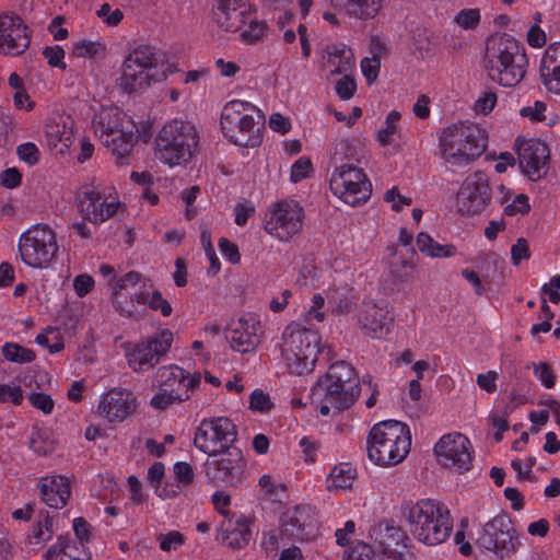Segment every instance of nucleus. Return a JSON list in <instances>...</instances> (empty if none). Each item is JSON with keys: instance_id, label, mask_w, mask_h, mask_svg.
<instances>
[{"instance_id": "obj_1", "label": "nucleus", "mask_w": 560, "mask_h": 560, "mask_svg": "<svg viewBox=\"0 0 560 560\" xmlns=\"http://www.w3.org/2000/svg\"><path fill=\"white\" fill-rule=\"evenodd\" d=\"M528 60L525 48L512 36L501 34L489 38L486 50V70L503 86H515L524 78Z\"/></svg>"}, {"instance_id": "obj_2", "label": "nucleus", "mask_w": 560, "mask_h": 560, "mask_svg": "<svg viewBox=\"0 0 560 560\" xmlns=\"http://www.w3.org/2000/svg\"><path fill=\"white\" fill-rule=\"evenodd\" d=\"M411 435L407 424L396 420L378 422L370 430L368 457L380 466H395L410 452Z\"/></svg>"}, {"instance_id": "obj_3", "label": "nucleus", "mask_w": 560, "mask_h": 560, "mask_svg": "<svg viewBox=\"0 0 560 560\" xmlns=\"http://www.w3.org/2000/svg\"><path fill=\"white\" fill-rule=\"evenodd\" d=\"M279 348L288 372L304 375L314 370L320 350V336L317 331L292 322L284 328Z\"/></svg>"}, {"instance_id": "obj_4", "label": "nucleus", "mask_w": 560, "mask_h": 560, "mask_svg": "<svg viewBox=\"0 0 560 560\" xmlns=\"http://www.w3.org/2000/svg\"><path fill=\"white\" fill-rule=\"evenodd\" d=\"M360 390L352 366L345 361H338L329 366L326 375L314 386L313 395L323 402L319 412L328 416L331 408L336 410L349 408L355 401Z\"/></svg>"}, {"instance_id": "obj_5", "label": "nucleus", "mask_w": 560, "mask_h": 560, "mask_svg": "<svg viewBox=\"0 0 560 560\" xmlns=\"http://www.w3.org/2000/svg\"><path fill=\"white\" fill-rule=\"evenodd\" d=\"M439 147L447 164L466 166L486 150V131L475 124H454L441 130Z\"/></svg>"}, {"instance_id": "obj_6", "label": "nucleus", "mask_w": 560, "mask_h": 560, "mask_svg": "<svg viewBox=\"0 0 560 560\" xmlns=\"http://www.w3.org/2000/svg\"><path fill=\"white\" fill-rule=\"evenodd\" d=\"M407 518L413 537L427 546L444 542L453 529L448 509L432 499L419 500L409 506Z\"/></svg>"}, {"instance_id": "obj_7", "label": "nucleus", "mask_w": 560, "mask_h": 560, "mask_svg": "<svg viewBox=\"0 0 560 560\" xmlns=\"http://www.w3.org/2000/svg\"><path fill=\"white\" fill-rule=\"evenodd\" d=\"M198 145V135L189 121L174 119L164 125L155 138V158L170 167L186 164Z\"/></svg>"}, {"instance_id": "obj_8", "label": "nucleus", "mask_w": 560, "mask_h": 560, "mask_svg": "<svg viewBox=\"0 0 560 560\" xmlns=\"http://www.w3.org/2000/svg\"><path fill=\"white\" fill-rule=\"evenodd\" d=\"M220 125L224 137L236 145L253 148L260 143L261 116L248 102L233 100L226 103Z\"/></svg>"}, {"instance_id": "obj_9", "label": "nucleus", "mask_w": 560, "mask_h": 560, "mask_svg": "<svg viewBox=\"0 0 560 560\" xmlns=\"http://www.w3.org/2000/svg\"><path fill=\"white\" fill-rule=\"evenodd\" d=\"M159 59L155 50L145 45L132 49L122 61L120 77L117 79L118 88L125 93L140 92L152 82L165 79L159 72Z\"/></svg>"}, {"instance_id": "obj_10", "label": "nucleus", "mask_w": 560, "mask_h": 560, "mask_svg": "<svg viewBox=\"0 0 560 560\" xmlns=\"http://www.w3.org/2000/svg\"><path fill=\"white\" fill-rule=\"evenodd\" d=\"M21 260L28 267L46 269L57 260L59 245L56 233L46 224H35L19 237Z\"/></svg>"}, {"instance_id": "obj_11", "label": "nucleus", "mask_w": 560, "mask_h": 560, "mask_svg": "<svg viewBox=\"0 0 560 560\" xmlns=\"http://www.w3.org/2000/svg\"><path fill=\"white\" fill-rule=\"evenodd\" d=\"M304 209L295 200L271 203L264 219V230L279 242H290L301 233L304 225Z\"/></svg>"}, {"instance_id": "obj_12", "label": "nucleus", "mask_w": 560, "mask_h": 560, "mask_svg": "<svg viewBox=\"0 0 560 560\" xmlns=\"http://www.w3.org/2000/svg\"><path fill=\"white\" fill-rule=\"evenodd\" d=\"M236 438V427L228 417L205 418L196 429L194 444L200 452L215 457L229 451Z\"/></svg>"}, {"instance_id": "obj_13", "label": "nucleus", "mask_w": 560, "mask_h": 560, "mask_svg": "<svg viewBox=\"0 0 560 560\" xmlns=\"http://www.w3.org/2000/svg\"><path fill=\"white\" fill-rule=\"evenodd\" d=\"M476 545L503 558L516 552L521 541L510 517L498 514L481 527Z\"/></svg>"}, {"instance_id": "obj_14", "label": "nucleus", "mask_w": 560, "mask_h": 560, "mask_svg": "<svg viewBox=\"0 0 560 560\" xmlns=\"http://www.w3.org/2000/svg\"><path fill=\"white\" fill-rule=\"evenodd\" d=\"M121 208L113 188L88 186L78 196V210L82 218L100 225L113 218Z\"/></svg>"}, {"instance_id": "obj_15", "label": "nucleus", "mask_w": 560, "mask_h": 560, "mask_svg": "<svg viewBox=\"0 0 560 560\" xmlns=\"http://www.w3.org/2000/svg\"><path fill=\"white\" fill-rule=\"evenodd\" d=\"M332 194L350 206L364 203L371 196V183L361 168L341 165L331 175Z\"/></svg>"}, {"instance_id": "obj_16", "label": "nucleus", "mask_w": 560, "mask_h": 560, "mask_svg": "<svg viewBox=\"0 0 560 560\" xmlns=\"http://www.w3.org/2000/svg\"><path fill=\"white\" fill-rule=\"evenodd\" d=\"M174 341V334L163 328L147 339L137 342L126 353L130 369L136 372H143L155 366L168 352Z\"/></svg>"}, {"instance_id": "obj_17", "label": "nucleus", "mask_w": 560, "mask_h": 560, "mask_svg": "<svg viewBox=\"0 0 560 560\" xmlns=\"http://www.w3.org/2000/svg\"><path fill=\"white\" fill-rule=\"evenodd\" d=\"M434 453L440 465L456 471H467L472 463V445L462 433L444 434L434 445Z\"/></svg>"}, {"instance_id": "obj_18", "label": "nucleus", "mask_w": 560, "mask_h": 560, "mask_svg": "<svg viewBox=\"0 0 560 560\" xmlns=\"http://www.w3.org/2000/svg\"><path fill=\"white\" fill-rule=\"evenodd\" d=\"M491 191L486 174L476 172L462 183L457 192V208L462 213L475 214L490 203Z\"/></svg>"}, {"instance_id": "obj_19", "label": "nucleus", "mask_w": 560, "mask_h": 560, "mask_svg": "<svg viewBox=\"0 0 560 560\" xmlns=\"http://www.w3.org/2000/svg\"><path fill=\"white\" fill-rule=\"evenodd\" d=\"M515 145L518 154V165L524 175L532 180L542 178L549 168V148L538 139L517 138Z\"/></svg>"}, {"instance_id": "obj_20", "label": "nucleus", "mask_w": 560, "mask_h": 560, "mask_svg": "<svg viewBox=\"0 0 560 560\" xmlns=\"http://www.w3.org/2000/svg\"><path fill=\"white\" fill-rule=\"evenodd\" d=\"M317 535V526L312 509L306 505H296L287 509L281 516L280 538L284 542L290 540L306 541Z\"/></svg>"}, {"instance_id": "obj_21", "label": "nucleus", "mask_w": 560, "mask_h": 560, "mask_svg": "<svg viewBox=\"0 0 560 560\" xmlns=\"http://www.w3.org/2000/svg\"><path fill=\"white\" fill-rule=\"evenodd\" d=\"M220 455V458L205 463L206 475L217 486H231L241 478L246 466L245 458L237 448H230Z\"/></svg>"}, {"instance_id": "obj_22", "label": "nucleus", "mask_w": 560, "mask_h": 560, "mask_svg": "<svg viewBox=\"0 0 560 560\" xmlns=\"http://www.w3.org/2000/svg\"><path fill=\"white\" fill-rule=\"evenodd\" d=\"M137 409V397L126 388L113 387L100 396L97 413L109 423L122 422Z\"/></svg>"}, {"instance_id": "obj_23", "label": "nucleus", "mask_w": 560, "mask_h": 560, "mask_svg": "<svg viewBox=\"0 0 560 560\" xmlns=\"http://www.w3.org/2000/svg\"><path fill=\"white\" fill-rule=\"evenodd\" d=\"M318 61L327 78L352 72L355 68L354 54L345 43L327 44L319 50Z\"/></svg>"}, {"instance_id": "obj_24", "label": "nucleus", "mask_w": 560, "mask_h": 560, "mask_svg": "<svg viewBox=\"0 0 560 560\" xmlns=\"http://www.w3.org/2000/svg\"><path fill=\"white\" fill-rule=\"evenodd\" d=\"M260 323L255 314H245L233 320L229 332V341L233 350L247 353L259 345Z\"/></svg>"}, {"instance_id": "obj_25", "label": "nucleus", "mask_w": 560, "mask_h": 560, "mask_svg": "<svg viewBox=\"0 0 560 560\" xmlns=\"http://www.w3.org/2000/svg\"><path fill=\"white\" fill-rule=\"evenodd\" d=\"M361 330L374 339H381L390 330L393 317L387 305L364 303L358 314Z\"/></svg>"}, {"instance_id": "obj_26", "label": "nucleus", "mask_w": 560, "mask_h": 560, "mask_svg": "<svg viewBox=\"0 0 560 560\" xmlns=\"http://www.w3.org/2000/svg\"><path fill=\"white\" fill-rule=\"evenodd\" d=\"M28 45L30 38L22 20L16 15H0V51L20 55Z\"/></svg>"}, {"instance_id": "obj_27", "label": "nucleus", "mask_w": 560, "mask_h": 560, "mask_svg": "<svg viewBox=\"0 0 560 560\" xmlns=\"http://www.w3.org/2000/svg\"><path fill=\"white\" fill-rule=\"evenodd\" d=\"M249 4L246 0H217L213 20L224 32H236L247 24Z\"/></svg>"}, {"instance_id": "obj_28", "label": "nucleus", "mask_w": 560, "mask_h": 560, "mask_svg": "<svg viewBox=\"0 0 560 560\" xmlns=\"http://www.w3.org/2000/svg\"><path fill=\"white\" fill-rule=\"evenodd\" d=\"M74 120L66 113H54L45 125V137L50 148L65 153L73 143Z\"/></svg>"}, {"instance_id": "obj_29", "label": "nucleus", "mask_w": 560, "mask_h": 560, "mask_svg": "<svg viewBox=\"0 0 560 560\" xmlns=\"http://www.w3.org/2000/svg\"><path fill=\"white\" fill-rule=\"evenodd\" d=\"M156 382L167 390L185 397L187 400L189 399V390L200 383V378L178 365L171 364L158 370Z\"/></svg>"}, {"instance_id": "obj_30", "label": "nucleus", "mask_w": 560, "mask_h": 560, "mask_svg": "<svg viewBox=\"0 0 560 560\" xmlns=\"http://www.w3.org/2000/svg\"><path fill=\"white\" fill-rule=\"evenodd\" d=\"M40 500L52 509L66 506L71 495L70 481L61 475L46 476L38 481Z\"/></svg>"}, {"instance_id": "obj_31", "label": "nucleus", "mask_w": 560, "mask_h": 560, "mask_svg": "<svg viewBox=\"0 0 560 560\" xmlns=\"http://www.w3.org/2000/svg\"><path fill=\"white\" fill-rule=\"evenodd\" d=\"M540 78L545 89L560 96V43L547 47L541 58Z\"/></svg>"}, {"instance_id": "obj_32", "label": "nucleus", "mask_w": 560, "mask_h": 560, "mask_svg": "<svg viewBox=\"0 0 560 560\" xmlns=\"http://www.w3.org/2000/svg\"><path fill=\"white\" fill-rule=\"evenodd\" d=\"M125 120H131L117 107H103L93 117L94 133L102 144L113 142V131L121 127Z\"/></svg>"}, {"instance_id": "obj_33", "label": "nucleus", "mask_w": 560, "mask_h": 560, "mask_svg": "<svg viewBox=\"0 0 560 560\" xmlns=\"http://www.w3.org/2000/svg\"><path fill=\"white\" fill-rule=\"evenodd\" d=\"M404 532L398 527H385V533L375 542L376 560H406V545L402 542Z\"/></svg>"}, {"instance_id": "obj_34", "label": "nucleus", "mask_w": 560, "mask_h": 560, "mask_svg": "<svg viewBox=\"0 0 560 560\" xmlns=\"http://www.w3.org/2000/svg\"><path fill=\"white\" fill-rule=\"evenodd\" d=\"M250 537L249 523L247 518L241 516L235 522H223L218 539L226 547L236 550L245 548Z\"/></svg>"}, {"instance_id": "obj_35", "label": "nucleus", "mask_w": 560, "mask_h": 560, "mask_svg": "<svg viewBox=\"0 0 560 560\" xmlns=\"http://www.w3.org/2000/svg\"><path fill=\"white\" fill-rule=\"evenodd\" d=\"M385 0H330L332 7L345 11L349 18L362 21L376 18Z\"/></svg>"}, {"instance_id": "obj_36", "label": "nucleus", "mask_w": 560, "mask_h": 560, "mask_svg": "<svg viewBox=\"0 0 560 560\" xmlns=\"http://www.w3.org/2000/svg\"><path fill=\"white\" fill-rule=\"evenodd\" d=\"M137 127L132 120H125L120 128L108 135L109 138L113 139V142L103 145L118 158H125L129 155L137 142Z\"/></svg>"}, {"instance_id": "obj_37", "label": "nucleus", "mask_w": 560, "mask_h": 560, "mask_svg": "<svg viewBox=\"0 0 560 560\" xmlns=\"http://www.w3.org/2000/svg\"><path fill=\"white\" fill-rule=\"evenodd\" d=\"M417 246L422 254L432 258L451 257L456 252L453 245H441L424 232L418 234Z\"/></svg>"}, {"instance_id": "obj_38", "label": "nucleus", "mask_w": 560, "mask_h": 560, "mask_svg": "<svg viewBox=\"0 0 560 560\" xmlns=\"http://www.w3.org/2000/svg\"><path fill=\"white\" fill-rule=\"evenodd\" d=\"M355 478V470L350 464L335 466L327 479L329 490H346L352 487Z\"/></svg>"}, {"instance_id": "obj_39", "label": "nucleus", "mask_w": 560, "mask_h": 560, "mask_svg": "<svg viewBox=\"0 0 560 560\" xmlns=\"http://www.w3.org/2000/svg\"><path fill=\"white\" fill-rule=\"evenodd\" d=\"M154 288L150 280L143 279L140 283V287L137 291H135L130 296V304L127 306L121 305L119 300H116L117 310L126 316H132L137 312L136 304L138 305H148V300L150 299V293L153 292Z\"/></svg>"}, {"instance_id": "obj_40", "label": "nucleus", "mask_w": 560, "mask_h": 560, "mask_svg": "<svg viewBox=\"0 0 560 560\" xmlns=\"http://www.w3.org/2000/svg\"><path fill=\"white\" fill-rule=\"evenodd\" d=\"M57 441L49 429H38L32 433L30 447L39 456L50 455L56 450Z\"/></svg>"}, {"instance_id": "obj_41", "label": "nucleus", "mask_w": 560, "mask_h": 560, "mask_svg": "<svg viewBox=\"0 0 560 560\" xmlns=\"http://www.w3.org/2000/svg\"><path fill=\"white\" fill-rule=\"evenodd\" d=\"M107 52L103 39H80L73 45V54L79 58H103Z\"/></svg>"}, {"instance_id": "obj_42", "label": "nucleus", "mask_w": 560, "mask_h": 560, "mask_svg": "<svg viewBox=\"0 0 560 560\" xmlns=\"http://www.w3.org/2000/svg\"><path fill=\"white\" fill-rule=\"evenodd\" d=\"M55 533L54 516L49 513L40 514V520L33 526L30 535V542L42 545L48 541Z\"/></svg>"}, {"instance_id": "obj_43", "label": "nucleus", "mask_w": 560, "mask_h": 560, "mask_svg": "<svg viewBox=\"0 0 560 560\" xmlns=\"http://www.w3.org/2000/svg\"><path fill=\"white\" fill-rule=\"evenodd\" d=\"M260 489V495L269 501H281L284 497L285 487L277 478L266 474L262 475L258 480Z\"/></svg>"}, {"instance_id": "obj_44", "label": "nucleus", "mask_w": 560, "mask_h": 560, "mask_svg": "<svg viewBox=\"0 0 560 560\" xmlns=\"http://www.w3.org/2000/svg\"><path fill=\"white\" fill-rule=\"evenodd\" d=\"M186 401L185 397H182L173 392L167 390L163 386L158 384V390L151 398L150 405L154 409L164 410L173 405Z\"/></svg>"}, {"instance_id": "obj_45", "label": "nucleus", "mask_w": 560, "mask_h": 560, "mask_svg": "<svg viewBox=\"0 0 560 560\" xmlns=\"http://www.w3.org/2000/svg\"><path fill=\"white\" fill-rule=\"evenodd\" d=\"M399 120L400 114L398 112L392 110L388 113L385 120V126L377 132V140L382 145H388L393 143L394 136L398 131Z\"/></svg>"}, {"instance_id": "obj_46", "label": "nucleus", "mask_w": 560, "mask_h": 560, "mask_svg": "<svg viewBox=\"0 0 560 560\" xmlns=\"http://www.w3.org/2000/svg\"><path fill=\"white\" fill-rule=\"evenodd\" d=\"M3 357L11 362L27 363L34 360V353L16 343H5L2 348Z\"/></svg>"}, {"instance_id": "obj_47", "label": "nucleus", "mask_w": 560, "mask_h": 560, "mask_svg": "<svg viewBox=\"0 0 560 560\" xmlns=\"http://www.w3.org/2000/svg\"><path fill=\"white\" fill-rule=\"evenodd\" d=\"M247 23L248 27L241 33V38L246 44H254L265 35L266 24L253 19L250 12L248 13Z\"/></svg>"}, {"instance_id": "obj_48", "label": "nucleus", "mask_w": 560, "mask_h": 560, "mask_svg": "<svg viewBox=\"0 0 560 560\" xmlns=\"http://www.w3.org/2000/svg\"><path fill=\"white\" fill-rule=\"evenodd\" d=\"M36 342L42 347L48 348L51 353H57L65 347L59 332L52 328H49L46 332L37 335Z\"/></svg>"}, {"instance_id": "obj_49", "label": "nucleus", "mask_w": 560, "mask_h": 560, "mask_svg": "<svg viewBox=\"0 0 560 560\" xmlns=\"http://www.w3.org/2000/svg\"><path fill=\"white\" fill-rule=\"evenodd\" d=\"M341 75L335 83V92L339 98L348 101L354 95L357 83L351 77V72Z\"/></svg>"}, {"instance_id": "obj_50", "label": "nucleus", "mask_w": 560, "mask_h": 560, "mask_svg": "<svg viewBox=\"0 0 560 560\" xmlns=\"http://www.w3.org/2000/svg\"><path fill=\"white\" fill-rule=\"evenodd\" d=\"M415 268L416 265L411 259L399 257L392 262L390 272L398 280L405 281L412 278Z\"/></svg>"}, {"instance_id": "obj_51", "label": "nucleus", "mask_w": 560, "mask_h": 560, "mask_svg": "<svg viewBox=\"0 0 560 560\" xmlns=\"http://www.w3.org/2000/svg\"><path fill=\"white\" fill-rule=\"evenodd\" d=\"M454 22L463 30H472L480 22V12L478 9H464L455 15Z\"/></svg>"}, {"instance_id": "obj_52", "label": "nucleus", "mask_w": 560, "mask_h": 560, "mask_svg": "<svg viewBox=\"0 0 560 560\" xmlns=\"http://www.w3.org/2000/svg\"><path fill=\"white\" fill-rule=\"evenodd\" d=\"M312 304L304 315V322L312 324L313 320L322 323L325 319V312L322 311L325 304V300L322 294H314L312 298Z\"/></svg>"}, {"instance_id": "obj_53", "label": "nucleus", "mask_w": 560, "mask_h": 560, "mask_svg": "<svg viewBox=\"0 0 560 560\" xmlns=\"http://www.w3.org/2000/svg\"><path fill=\"white\" fill-rule=\"evenodd\" d=\"M547 105L542 101H535L532 105L520 109V115L533 122L544 121L546 119Z\"/></svg>"}, {"instance_id": "obj_54", "label": "nucleus", "mask_w": 560, "mask_h": 560, "mask_svg": "<svg viewBox=\"0 0 560 560\" xmlns=\"http://www.w3.org/2000/svg\"><path fill=\"white\" fill-rule=\"evenodd\" d=\"M23 401V390L20 385L0 384V404L11 402L14 406Z\"/></svg>"}, {"instance_id": "obj_55", "label": "nucleus", "mask_w": 560, "mask_h": 560, "mask_svg": "<svg viewBox=\"0 0 560 560\" xmlns=\"http://www.w3.org/2000/svg\"><path fill=\"white\" fill-rule=\"evenodd\" d=\"M150 293V299L148 300V307L152 311H159L162 316L167 317L172 314V306L167 300H165L162 293L154 289L153 292Z\"/></svg>"}, {"instance_id": "obj_56", "label": "nucleus", "mask_w": 560, "mask_h": 560, "mask_svg": "<svg viewBox=\"0 0 560 560\" xmlns=\"http://www.w3.org/2000/svg\"><path fill=\"white\" fill-rule=\"evenodd\" d=\"M97 16L106 25L116 26L122 21L124 13L120 9H113L108 3H104L97 10Z\"/></svg>"}, {"instance_id": "obj_57", "label": "nucleus", "mask_w": 560, "mask_h": 560, "mask_svg": "<svg viewBox=\"0 0 560 560\" xmlns=\"http://www.w3.org/2000/svg\"><path fill=\"white\" fill-rule=\"evenodd\" d=\"M160 548L163 551L170 552L176 550L184 544V536L179 532H170L167 534H160L158 536Z\"/></svg>"}, {"instance_id": "obj_58", "label": "nucleus", "mask_w": 560, "mask_h": 560, "mask_svg": "<svg viewBox=\"0 0 560 560\" xmlns=\"http://www.w3.org/2000/svg\"><path fill=\"white\" fill-rule=\"evenodd\" d=\"M376 546L359 542L350 551L347 560H376Z\"/></svg>"}, {"instance_id": "obj_59", "label": "nucleus", "mask_w": 560, "mask_h": 560, "mask_svg": "<svg viewBox=\"0 0 560 560\" xmlns=\"http://www.w3.org/2000/svg\"><path fill=\"white\" fill-rule=\"evenodd\" d=\"M249 408L254 411L267 412L272 408V402L266 393L255 389L249 397Z\"/></svg>"}, {"instance_id": "obj_60", "label": "nucleus", "mask_w": 560, "mask_h": 560, "mask_svg": "<svg viewBox=\"0 0 560 560\" xmlns=\"http://www.w3.org/2000/svg\"><path fill=\"white\" fill-rule=\"evenodd\" d=\"M381 67V59L375 57H365L361 60V71L369 84L374 83Z\"/></svg>"}, {"instance_id": "obj_61", "label": "nucleus", "mask_w": 560, "mask_h": 560, "mask_svg": "<svg viewBox=\"0 0 560 560\" xmlns=\"http://www.w3.org/2000/svg\"><path fill=\"white\" fill-rule=\"evenodd\" d=\"M384 200L390 203L392 209L395 211H399L404 207L410 206L412 202L410 197L401 195L396 187H393L385 192Z\"/></svg>"}, {"instance_id": "obj_62", "label": "nucleus", "mask_w": 560, "mask_h": 560, "mask_svg": "<svg viewBox=\"0 0 560 560\" xmlns=\"http://www.w3.org/2000/svg\"><path fill=\"white\" fill-rule=\"evenodd\" d=\"M312 171L311 160L307 158H300L294 162L291 167V180L298 183L306 178Z\"/></svg>"}, {"instance_id": "obj_63", "label": "nucleus", "mask_w": 560, "mask_h": 560, "mask_svg": "<svg viewBox=\"0 0 560 560\" xmlns=\"http://www.w3.org/2000/svg\"><path fill=\"white\" fill-rule=\"evenodd\" d=\"M16 153L19 158L28 165H35L39 159V151L32 142H25L18 147Z\"/></svg>"}, {"instance_id": "obj_64", "label": "nucleus", "mask_w": 560, "mask_h": 560, "mask_svg": "<svg viewBox=\"0 0 560 560\" xmlns=\"http://www.w3.org/2000/svg\"><path fill=\"white\" fill-rule=\"evenodd\" d=\"M176 480L183 486H189L195 478L192 467L186 462H178L174 465Z\"/></svg>"}]
</instances>
